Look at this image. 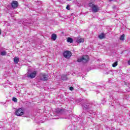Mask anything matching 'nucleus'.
<instances>
[{
  "label": "nucleus",
  "instance_id": "nucleus-1",
  "mask_svg": "<svg viewBox=\"0 0 130 130\" xmlns=\"http://www.w3.org/2000/svg\"><path fill=\"white\" fill-rule=\"evenodd\" d=\"M89 56L88 55H83L82 57L78 59H77L78 62H88L89 61Z\"/></svg>",
  "mask_w": 130,
  "mask_h": 130
},
{
  "label": "nucleus",
  "instance_id": "nucleus-2",
  "mask_svg": "<svg viewBox=\"0 0 130 130\" xmlns=\"http://www.w3.org/2000/svg\"><path fill=\"white\" fill-rule=\"evenodd\" d=\"M24 110L22 108L17 109L15 111V115L17 116H22L24 115Z\"/></svg>",
  "mask_w": 130,
  "mask_h": 130
},
{
  "label": "nucleus",
  "instance_id": "nucleus-3",
  "mask_svg": "<svg viewBox=\"0 0 130 130\" xmlns=\"http://www.w3.org/2000/svg\"><path fill=\"white\" fill-rule=\"evenodd\" d=\"M63 56L65 58H70L72 56V52L71 51H65L63 53Z\"/></svg>",
  "mask_w": 130,
  "mask_h": 130
},
{
  "label": "nucleus",
  "instance_id": "nucleus-4",
  "mask_svg": "<svg viewBox=\"0 0 130 130\" xmlns=\"http://www.w3.org/2000/svg\"><path fill=\"white\" fill-rule=\"evenodd\" d=\"M40 76V80H41V81H47V80H48V75L41 73Z\"/></svg>",
  "mask_w": 130,
  "mask_h": 130
},
{
  "label": "nucleus",
  "instance_id": "nucleus-5",
  "mask_svg": "<svg viewBox=\"0 0 130 130\" xmlns=\"http://www.w3.org/2000/svg\"><path fill=\"white\" fill-rule=\"evenodd\" d=\"M36 75H37V71H34L31 73L29 75H27V77L29 78V79H34L35 77H36Z\"/></svg>",
  "mask_w": 130,
  "mask_h": 130
},
{
  "label": "nucleus",
  "instance_id": "nucleus-6",
  "mask_svg": "<svg viewBox=\"0 0 130 130\" xmlns=\"http://www.w3.org/2000/svg\"><path fill=\"white\" fill-rule=\"evenodd\" d=\"M19 6V3H18V1H12L11 3V6L13 9H16L18 8Z\"/></svg>",
  "mask_w": 130,
  "mask_h": 130
},
{
  "label": "nucleus",
  "instance_id": "nucleus-7",
  "mask_svg": "<svg viewBox=\"0 0 130 130\" xmlns=\"http://www.w3.org/2000/svg\"><path fill=\"white\" fill-rule=\"evenodd\" d=\"M91 9H92V12H93V13H97V12H98V11L100 10V8H99L98 7V6H97V5H94V6H92Z\"/></svg>",
  "mask_w": 130,
  "mask_h": 130
},
{
  "label": "nucleus",
  "instance_id": "nucleus-8",
  "mask_svg": "<svg viewBox=\"0 0 130 130\" xmlns=\"http://www.w3.org/2000/svg\"><path fill=\"white\" fill-rule=\"evenodd\" d=\"M76 42L77 43H83V42H85V39L81 37H79L77 39Z\"/></svg>",
  "mask_w": 130,
  "mask_h": 130
},
{
  "label": "nucleus",
  "instance_id": "nucleus-9",
  "mask_svg": "<svg viewBox=\"0 0 130 130\" xmlns=\"http://www.w3.org/2000/svg\"><path fill=\"white\" fill-rule=\"evenodd\" d=\"M56 38H57V36H56V34H53L51 35V40H53L54 41H55L56 40Z\"/></svg>",
  "mask_w": 130,
  "mask_h": 130
},
{
  "label": "nucleus",
  "instance_id": "nucleus-10",
  "mask_svg": "<svg viewBox=\"0 0 130 130\" xmlns=\"http://www.w3.org/2000/svg\"><path fill=\"white\" fill-rule=\"evenodd\" d=\"M99 38L100 39H104V38H105V35L104 33H102L100 35H99Z\"/></svg>",
  "mask_w": 130,
  "mask_h": 130
},
{
  "label": "nucleus",
  "instance_id": "nucleus-11",
  "mask_svg": "<svg viewBox=\"0 0 130 130\" xmlns=\"http://www.w3.org/2000/svg\"><path fill=\"white\" fill-rule=\"evenodd\" d=\"M61 80L63 81H66L68 80V77H67V75H62L61 77Z\"/></svg>",
  "mask_w": 130,
  "mask_h": 130
},
{
  "label": "nucleus",
  "instance_id": "nucleus-12",
  "mask_svg": "<svg viewBox=\"0 0 130 130\" xmlns=\"http://www.w3.org/2000/svg\"><path fill=\"white\" fill-rule=\"evenodd\" d=\"M14 61L15 62V63H18V62L20 61V58H19L18 57H15L14 58Z\"/></svg>",
  "mask_w": 130,
  "mask_h": 130
},
{
  "label": "nucleus",
  "instance_id": "nucleus-13",
  "mask_svg": "<svg viewBox=\"0 0 130 130\" xmlns=\"http://www.w3.org/2000/svg\"><path fill=\"white\" fill-rule=\"evenodd\" d=\"M67 42L69 43H73V42H74V40H73V39L71 38H68Z\"/></svg>",
  "mask_w": 130,
  "mask_h": 130
},
{
  "label": "nucleus",
  "instance_id": "nucleus-14",
  "mask_svg": "<svg viewBox=\"0 0 130 130\" xmlns=\"http://www.w3.org/2000/svg\"><path fill=\"white\" fill-rule=\"evenodd\" d=\"M118 64V61H116L115 62H114L113 64H112V67L113 68H115V67H117V66Z\"/></svg>",
  "mask_w": 130,
  "mask_h": 130
},
{
  "label": "nucleus",
  "instance_id": "nucleus-15",
  "mask_svg": "<svg viewBox=\"0 0 130 130\" xmlns=\"http://www.w3.org/2000/svg\"><path fill=\"white\" fill-rule=\"evenodd\" d=\"M119 39L121 41H123V40H124V35L123 34L122 35H121Z\"/></svg>",
  "mask_w": 130,
  "mask_h": 130
},
{
  "label": "nucleus",
  "instance_id": "nucleus-16",
  "mask_svg": "<svg viewBox=\"0 0 130 130\" xmlns=\"http://www.w3.org/2000/svg\"><path fill=\"white\" fill-rule=\"evenodd\" d=\"M62 111H64V109H60L56 111V113H61Z\"/></svg>",
  "mask_w": 130,
  "mask_h": 130
},
{
  "label": "nucleus",
  "instance_id": "nucleus-17",
  "mask_svg": "<svg viewBox=\"0 0 130 130\" xmlns=\"http://www.w3.org/2000/svg\"><path fill=\"white\" fill-rule=\"evenodd\" d=\"M94 4H93L92 3H89V7H90V8H91V9H92V8H93V7H94Z\"/></svg>",
  "mask_w": 130,
  "mask_h": 130
},
{
  "label": "nucleus",
  "instance_id": "nucleus-18",
  "mask_svg": "<svg viewBox=\"0 0 130 130\" xmlns=\"http://www.w3.org/2000/svg\"><path fill=\"white\" fill-rule=\"evenodd\" d=\"M12 100L14 101V102H18V99H17L16 98H13Z\"/></svg>",
  "mask_w": 130,
  "mask_h": 130
},
{
  "label": "nucleus",
  "instance_id": "nucleus-19",
  "mask_svg": "<svg viewBox=\"0 0 130 130\" xmlns=\"http://www.w3.org/2000/svg\"><path fill=\"white\" fill-rule=\"evenodd\" d=\"M7 54V52L3 51L1 52V55H6Z\"/></svg>",
  "mask_w": 130,
  "mask_h": 130
},
{
  "label": "nucleus",
  "instance_id": "nucleus-20",
  "mask_svg": "<svg viewBox=\"0 0 130 130\" xmlns=\"http://www.w3.org/2000/svg\"><path fill=\"white\" fill-rule=\"evenodd\" d=\"M67 10H71V8H70V5H67L66 7Z\"/></svg>",
  "mask_w": 130,
  "mask_h": 130
},
{
  "label": "nucleus",
  "instance_id": "nucleus-21",
  "mask_svg": "<svg viewBox=\"0 0 130 130\" xmlns=\"http://www.w3.org/2000/svg\"><path fill=\"white\" fill-rule=\"evenodd\" d=\"M70 91H73V90H74V87H70Z\"/></svg>",
  "mask_w": 130,
  "mask_h": 130
},
{
  "label": "nucleus",
  "instance_id": "nucleus-22",
  "mask_svg": "<svg viewBox=\"0 0 130 130\" xmlns=\"http://www.w3.org/2000/svg\"><path fill=\"white\" fill-rule=\"evenodd\" d=\"M2 34V30H0V35Z\"/></svg>",
  "mask_w": 130,
  "mask_h": 130
},
{
  "label": "nucleus",
  "instance_id": "nucleus-23",
  "mask_svg": "<svg viewBox=\"0 0 130 130\" xmlns=\"http://www.w3.org/2000/svg\"><path fill=\"white\" fill-rule=\"evenodd\" d=\"M113 0H109V2H112Z\"/></svg>",
  "mask_w": 130,
  "mask_h": 130
},
{
  "label": "nucleus",
  "instance_id": "nucleus-24",
  "mask_svg": "<svg viewBox=\"0 0 130 130\" xmlns=\"http://www.w3.org/2000/svg\"><path fill=\"white\" fill-rule=\"evenodd\" d=\"M67 1H72V0H67Z\"/></svg>",
  "mask_w": 130,
  "mask_h": 130
}]
</instances>
